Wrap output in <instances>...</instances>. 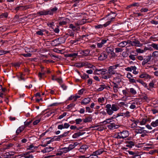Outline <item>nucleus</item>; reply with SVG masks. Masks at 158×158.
Segmentation results:
<instances>
[{
  "mask_svg": "<svg viewBox=\"0 0 158 158\" xmlns=\"http://www.w3.org/2000/svg\"><path fill=\"white\" fill-rule=\"evenodd\" d=\"M119 66V64H117L115 65L110 66L107 70V74L102 76V78L105 79H107L111 77L112 75L115 73L116 71L115 69Z\"/></svg>",
  "mask_w": 158,
  "mask_h": 158,
  "instance_id": "obj_1",
  "label": "nucleus"
},
{
  "mask_svg": "<svg viewBox=\"0 0 158 158\" xmlns=\"http://www.w3.org/2000/svg\"><path fill=\"white\" fill-rule=\"evenodd\" d=\"M106 108L107 114L110 115L112 114L114 111H116L119 109V107L115 104H113L112 105L110 104H107Z\"/></svg>",
  "mask_w": 158,
  "mask_h": 158,
  "instance_id": "obj_2",
  "label": "nucleus"
},
{
  "mask_svg": "<svg viewBox=\"0 0 158 158\" xmlns=\"http://www.w3.org/2000/svg\"><path fill=\"white\" fill-rule=\"evenodd\" d=\"M117 15V14L115 12H113L112 11H111L108 15V18L110 19V20L107 21L105 23L103 24L104 27H106L110 25L112 21V20L115 18Z\"/></svg>",
  "mask_w": 158,
  "mask_h": 158,
  "instance_id": "obj_3",
  "label": "nucleus"
},
{
  "mask_svg": "<svg viewBox=\"0 0 158 158\" xmlns=\"http://www.w3.org/2000/svg\"><path fill=\"white\" fill-rule=\"evenodd\" d=\"M107 70L106 69H96L94 72V73L99 74V73L103 75L102 76L107 74Z\"/></svg>",
  "mask_w": 158,
  "mask_h": 158,
  "instance_id": "obj_4",
  "label": "nucleus"
},
{
  "mask_svg": "<svg viewBox=\"0 0 158 158\" xmlns=\"http://www.w3.org/2000/svg\"><path fill=\"white\" fill-rule=\"evenodd\" d=\"M129 154L132 155L131 157L132 158H141L140 155L138 152H134L132 151H128Z\"/></svg>",
  "mask_w": 158,
  "mask_h": 158,
  "instance_id": "obj_5",
  "label": "nucleus"
},
{
  "mask_svg": "<svg viewBox=\"0 0 158 158\" xmlns=\"http://www.w3.org/2000/svg\"><path fill=\"white\" fill-rule=\"evenodd\" d=\"M70 126V125L69 123H64V125H63V124L59 125L58 126L57 128L59 129L62 130L64 128H68Z\"/></svg>",
  "mask_w": 158,
  "mask_h": 158,
  "instance_id": "obj_6",
  "label": "nucleus"
},
{
  "mask_svg": "<svg viewBox=\"0 0 158 158\" xmlns=\"http://www.w3.org/2000/svg\"><path fill=\"white\" fill-rule=\"evenodd\" d=\"M107 55L105 53V52H103L98 57V60L101 61H102L107 58Z\"/></svg>",
  "mask_w": 158,
  "mask_h": 158,
  "instance_id": "obj_7",
  "label": "nucleus"
},
{
  "mask_svg": "<svg viewBox=\"0 0 158 158\" xmlns=\"http://www.w3.org/2000/svg\"><path fill=\"white\" fill-rule=\"evenodd\" d=\"M152 58L151 55L150 54L149 56H147V57L145 58L143 60L142 63V65L143 66L144 65L148 63V62Z\"/></svg>",
  "mask_w": 158,
  "mask_h": 158,
  "instance_id": "obj_8",
  "label": "nucleus"
},
{
  "mask_svg": "<svg viewBox=\"0 0 158 158\" xmlns=\"http://www.w3.org/2000/svg\"><path fill=\"white\" fill-rule=\"evenodd\" d=\"M91 99L89 98H87L83 99L81 102L82 105H86L88 104L90 101Z\"/></svg>",
  "mask_w": 158,
  "mask_h": 158,
  "instance_id": "obj_9",
  "label": "nucleus"
},
{
  "mask_svg": "<svg viewBox=\"0 0 158 158\" xmlns=\"http://www.w3.org/2000/svg\"><path fill=\"white\" fill-rule=\"evenodd\" d=\"M107 127L109 129L112 130L117 128L118 127V126L115 124L114 123H110Z\"/></svg>",
  "mask_w": 158,
  "mask_h": 158,
  "instance_id": "obj_10",
  "label": "nucleus"
},
{
  "mask_svg": "<svg viewBox=\"0 0 158 158\" xmlns=\"http://www.w3.org/2000/svg\"><path fill=\"white\" fill-rule=\"evenodd\" d=\"M14 154V152H6L3 156L4 157L6 158H11V156H13Z\"/></svg>",
  "mask_w": 158,
  "mask_h": 158,
  "instance_id": "obj_11",
  "label": "nucleus"
},
{
  "mask_svg": "<svg viewBox=\"0 0 158 158\" xmlns=\"http://www.w3.org/2000/svg\"><path fill=\"white\" fill-rule=\"evenodd\" d=\"M90 52V51L89 49H87L85 50H81L80 54L85 56H89Z\"/></svg>",
  "mask_w": 158,
  "mask_h": 158,
  "instance_id": "obj_12",
  "label": "nucleus"
},
{
  "mask_svg": "<svg viewBox=\"0 0 158 158\" xmlns=\"http://www.w3.org/2000/svg\"><path fill=\"white\" fill-rule=\"evenodd\" d=\"M148 132V131L145 130H143L139 128V129H136L135 131V133L136 134H142L143 133L146 134Z\"/></svg>",
  "mask_w": 158,
  "mask_h": 158,
  "instance_id": "obj_13",
  "label": "nucleus"
},
{
  "mask_svg": "<svg viewBox=\"0 0 158 158\" xmlns=\"http://www.w3.org/2000/svg\"><path fill=\"white\" fill-rule=\"evenodd\" d=\"M130 112L127 111L125 113H118L117 114V116H122L124 117H129L130 116Z\"/></svg>",
  "mask_w": 158,
  "mask_h": 158,
  "instance_id": "obj_14",
  "label": "nucleus"
},
{
  "mask_svg": "<svg viewBox=\"0 0 158 158\" xmlns=\"http://www.w3.org/2000/svg\"><path fill=\"white\" fill-rule=\"evenodd\" d=\"M139 77L140 78H144L146 79H150L151 78V77L150 75L144 73L142 74L139 76Z\"/></svg>",
  "mask_w": 158,
  "mask_h": 158,
  "instance_id": "obj_15",
  "label": "nucleus"
},
{
  "mask_svg": "<svg viewBox=\"0 0 158 158\" xmlns=\"http://www.w3.org/2000/svg\"><path fill=\"white\" fill-rule=\"evenodd\" d=\"M37 14L40 15H48V10H43L38 11L37 12Z\"/></svg>",
  "mask_w": 158,
  "mask_h": 158,
  "instance_id": "obj_16",
  "label": "nucleus"
},
{
  "mask_svg": "<svg viewBox=\"0 0 158 158\" xmlns=\"http://www.w3.org/2000/svg\"><path fill=\"white\" fill-rule=\"evenodd\" d=\"M58 10V8L55 6L53 8L49 10H48L49 15H52L53 13L56 12V11Z\"/></svg>",
  "mask_w": 158,
  "mask_h": 158,
  "instance_id": "obj_17",
  "label": "nucleus"
},
{
  "mask_svg": "<svg viewBox=\"0 0 158 158\" xmlns=\"http://www.w3.org/2000/svg\"><path fill=\"white\" fill-rule=\"evenodd\" d=\"M54 148L51 147H47L44 148L43 150H42V152L43 153L48 152L53 150Z\"/></svg>",
  "mask_w": 158,
  "mask_h": 158,
  "instance_id": "obj_18",
  "label": "nucleus"
},
{
  "mask_svg": "<svg viewBox=\"0 0 158 158\" xmlns=\"http://www.w3.org/2000/svg\"><path fill=\"white\" fill-rule=\"evenodd\" d=\"M107 40L106 39H102V40L101 42L97 43V47L98 48H102L103 45L106 43L107 42Z\"/></svg>",
  "mask_w": 158,
  "mask_h": 158,
  "instance_id": "obj_19",
  "label": "nucleus"
},
{
  "mask_svg": "<svg viewBox=\"0 0 158 158\" xmlns=\"http://www.w3.org/2000/svg\"><path fill=\"white\" fill-rule=\"evenodd\" d=\"M131 44L133 46H139L140 44V42L138 40L131 41Z\"/></svg>",
  "mask_w": 158,
  "mask_h": 158,
  "instance_id": "obj_20",
  "label": "nucleus"
},
{
  "mask_svg": "<svg viewBox=\"0 0 158 158\" xmlns=\"http://www.w3.org/2000/svg\"><path fill=\"white\" fill-rule=\"evenodd\" d=\"M85 133V132H77L74 133L73 135V138H76L81 135H82Z\"/></svg>",
  "mask_w": 158,
  "mask_h": 158,
  "instance_id": "obj_21",
  "label": "nucleus"
},
{
  "mask_svg": "<svg viewBox=\"0 0 158 158\" xmlns=\"http://www.w3.org/2000/svg\"><path fill=\"white\" fill-rule=\"evenodd\" d=\"M137 81L138 82H139L141 83L144 87L147 88V89L150 91L151 90V89L150 88H148V86L147 85V84L144 82L143 81H142V80L140 79H139L138 80H137Z\"/></svg>",
  "mask_w": 158,
  "mask_h": 158,
  "instance_id": "obj_22",
  "label": "nucleus"
},
{
  "mask_svg": "<svg viewBox=\"0 0 158 158\" xmlns=\"http://www.w3.org/2000/svg\"><path fill=\"white\" fill-rule=\"evenodd\" d=\"M123 139H124L127 137L129 135V133L128 131H124L122 132Z\"/></svg>",
  "mask_w": 158,
  "mask_h": 158,
  "instance_id": "obj_23",
  "label": "nucleus"
},
{
  "mask_svg": "<svg viewBox=\"0 0 158 158\" xmlns=\"http://www.w3.org/2000/svg\"><path fill=\"white\" fill-rule=\"evenodd\" d=\"M25 128V126H22L19 127L16 130V133L18 135L19 133L22 132Z\"/></svg>",
  "mask_w": 158,
  "mask_h": 158,
  "instance_id": "obj_24",
  "label": "nucleus"
},
{
  "mask_svg": "<svg viewBox=\"0 0 158 158\" xmlns=\"http://www.w3.org/2000/svg\"><path fill=\"white\" fill-rule=\"evenodd\" d=\"M26 6H19L16 7L15 10L16 11H18V10H25L26 9L25 8Z\"/></svg>",
  "mask_w": 158,
  "mask_h": 158,
  "instance_id": "obj_25",
  "label": "nucleus"
},
{
  "mask_svg": "<svg viewBox=\"0 0 158 158\" xmlns=\"http://www.w3.org/2000/svg\"><path fill=\"white\" fill-rule=\"evenodd\" d=\"M114 49L113 47L110 46L109 47H107L106 49V52L108 53L109 54L110 53H111L114 51Z\"/></svg>",
  "mask_w": 158,
  "mask_h": 158,
  "instance_id": "obj_26",
  "label": "nucleus"
},
{
  "mask_svg": "<svg viewBox=\"0 0 158 158\" xmlns=\"http://www.w3.org/2000/svg\"><path fill=\"white\" fill-rule=\"evenodd\" d=\"M92 120V118L91 116H89L86 118L85 119H83V122L84 123H86L87 122H91Z\"/></svg>",
  "mask_w": 158,
  "mask_h": 158,
  "instance_id": "obj_27",
  "label": "nucleus"
},
{
  "mask_svg": "<svg viewBox=\"0 0 158 158\" xmlns=\"http://www.w3.org/2000/svg\"><path fill=\"white\" fill-rule=\"evenodd\" d=\"M127 44V43L126 41H123L119 43L118 44V46L120 47L123 48Z\"/></svg>",
  "mask_w": 158,
  "mask_h": 158,
  "instance_id": "obj_28",
  "label": "nucleus"
},
{
  "mask_svg": "<svg viewBox=\"0 0 158 158\" xmlns=\"http://www.w3.org/2000/svg\"><path fill=\"white\" fill-rule=\"evenodd\" d=\"M100 87L98 88L97 90L98 91H101L103 90L104 89L106 88L107 86L105 85H100Z\"/></svg>",
  "mask_w": 158,
  "mask_h": 158,
  "instance_id": "obj_29",
  "label": "nucleus"
},
{
  "mask_svg": "<svg viewBox=\"0 0 158 158\" xmlns=\"http://www.w3.org/2000/svg\"><path fill=\"white\" fill-rule=\"evenodd\" d=\"M135 145V143L132 141H130L129 142V144L126 145V146L131 148L132 146Z\"/></svg>",
  "mask_w": 158,
  "mask_h": 158,
  "instance_id": "obj_30",
  "label": "nucleus"
},
{
  "mask_svg": "<svg viewBox=\"0 0 158 158\" xmlns=\"http://www.w3.org/2000/svg\"><path fill=\"white\" fill-rule=\"evenodd\" d=\"M151 125L154 127L158 126V119L156 120L155 121L152 122L151 124Z\"/></svg>",
  "mask_w": 158,
  "mask_h": 158,
  "instance_id": "obj_31",
  "label": "nucleus"
},
{
  "mask_svg": "<svg viewBox=\"0 0 158 158\" xmlns=\"http://www.w3.org/2000/svg\"><path fill=\"white\" fill-rule=\"evenodd\" d=\"M60 150L61 151V152L62 153H66L67 152L69 151L68 148L67 147H64L63 148H62L60 149Z\"/></svg>",
  "mask_w": 158,
  "mask_h": 158,
  "instance_id": "obj_32",
  "label": "nucleus"
},
{
  "mask_svg": "<svg viewBox=\"0 0 158 158\" xmlns=\"http://www.w3.org/2000/svg\"><path fill=\"white\" fill-rule=\"evenodd\" d=\"M8 13L7 12H5L4 13H2L0 15V18H6L8 17Z\"/></svg>",
  "mask_w": 158,
  "mask_h": 158,
  "instance_id": "obj_33",
  "label": "nucleus"
},
{
  "mask_svg": "<svg viewBox=\"0 0 158 158\" xmlns=\"http://www.w3.org/2000/svg\"><path fill=\"white\" fill-rule=\"evenodd\" d=\"M77 56V53H72L67 55V56L68 57H72L75 58Z\"/></svg>",
  "mask_w": 158,
  "mask_h": 158,
  "instance_id": "obj_34",
  "label": "nucleus"
},
{
  "mask_svg": "<svg viewBox=\"0 0 158 158\" xmlns=\"http://www.w3.org/2000/svg\"><path fill=\"white\" fill-rule=\"evenodd\" d=\"M65 21H61L59 23V25L60 26L66 25L67 24V21L68 20H69V19L67 18H66L65 19Z\"/></svg>",
  "mask_w": 158,
  "mask_h": 158,
  "instance_id": "obj_35",
  "label": "nucleus"
},
{
  "mask_svg": "<svg viewBox=\"0 0 158 158\" xmlns=\"http://www.w3.org/2000/svg\"><path fill=\"white\" fill-rule=\"evenodd\" d=\"M139 99L137 98L135 99L132 103L135 105L136 104L137 106L139 105L140 103L139 102Z\"/></svg>",
  "mask_w": 158,
  "mask_h": 158,
  "instance_id": "obj_36",
  "label": "nucleus"
},
{
  "mask_svg": "<svg viewBox=\"0 0 158 158\" xmlns=\"http://www.w3.org/2000/svg\"><path fill=\"white\" fill-rule=\"evenodd\" d=\"M148 120L147 119L143 118V119L142 121L139 122V123L140 125H145L146 122L148 121Z\"/></svg>",
  "mask_w": 158,
  "mask_h": 158,
  "instance_id": "obj_37",
  "label": "nucleus"
},
{
  "mask_svg": "<svg viewBox=\"0 0 158 158\" xmlns=\"http://www.w3.org/2000/svg\"><path fill=\"white\" fill-rule=\"evenodd\" d=\"M76 146L75 143H74L73 144H70L69 146L67 147L69 151H70L72 149H73Z\"/></svg>",
  "mask_w": 158,
  "mask_h": 158,
  "instance_id": "obj_38",
  "label": "nucleus"
},
{
  "mask_svg": "<svg viewBox=\"0 0 158 158\" xmlns=\"http://www.w3.org/2000/svg\"><path fill=\"white\" fill-rule=\"evenodd\" d=\"M43 31V29H40L39 30L36 32V34L38 35L42 36L44 35Z\"/></svg>",
  "mask_w": 158,
  "mask_h": 158,
  "instance_id": "obj_39",
  "label": "nucleus"
},
{
  "mask_svg": "<svg viewBox=\"0 0 158 158\" xmlns=\"http://www.w3.org/2000/svg\"><path fill=\"white\" fill-rule=\"evenodd\" d=\"M10 52V51H4L3 50H0V56L5 54L6 53H9Z\"/></svg>",
  "mask_w": 158,
  "mask_h": 158,
  "instance_id": "obj_40",
  "label": "nucleus"
},
{
  "mask_svg": "<svg viewBox=\"0 0 158 158\" xmlns=\"http://www.w3.org/2000/svg\"><path fill=\"white\" fill-rule=\"evenodd\" d=\"M96 155H99L101 154H102L103 152H104V151L102 149H99L98 150H97L96 151Z\"/></svg>",
  "mask_w": 158,
  "mask_h": 158,
  "instance_id": "obj_41",
  "label": "nucleus"
},
{
  "mask_svg": "<svg viewBox=\"0 0 158 158\" xmlns=\"http://www.w3.org/2000/svg\"><path fill=\"white\" fill-rule=\"evenodd\" d=\"M14 145L12 143H10L8 144H7L6 145L4 148V149H6L10 148L11 147H13Z\"/></svg>",
  "mask_w": 158,
  "mask_h": 158,
  "instance_id": "obj_42",
  "label": "nucleus"
},
{
  "mask_svg": "<svg viewBox=\"0 0 158 158\" xmlns=\"http://www.w3.org/2000/svg\"><path fill=\"white\" fill-rule=\"evenodd\" d=\"M32 120L30 121H29L27 120L26 121L24 122V126H25V128L27 126H28L30 123H32Z\"/></svg>",
  "mask_w": 158,
  "mask_h": 158,
  "instance_id": "obj_43",
  "label": "nucleus"
},
{
  "mask_svg": "<svg viewBox=\"0 0 158 158\" xmlns=\"http://www.w3.org/2000/svg\"><path fill=\"white\" fill-rule=\"evenodd\" d=\"M69 27L72 29L74 31L77 30L76 27L74 26L73 24H70Z\"/></svg>",
  "mask_w": 158,
  "mask_h": 158,
  "instance_id": "obj_44",
  "label": "nucleus"
},
{
  "mask_svg": "<svg viewBox=\"0 0 158 158\" xmlns=\"http://www.w3.org/2000/svg\"><path fill=\"white\" fill-rule=\"evenodd\" d=\"M151 46L153 47L155 49L158 50V46L157 44L152 43L151 45Z\"/></svg>",
  "mask_w": 158,
  "mask_h": 158,
  "instance_id": "obj_45",
  "label": "nucleus"
},
{
  "mask_svg": "<svg viewBox=\"0 0 158 158\" xmlns=\"http://www.w3.org/2000/svg\"><path fill=\"white\" fill-rule=\"evenodd\" d=\"M130 92L133 95H135L136 94V91L133 88H131L129 89Z\"/></svg>",
  "mask_w": 158,
  "mask_h": 158,
  "instance_id": "obj_46",
  "label": "nucleus"
},
{
  "mask_svg": "<svg viewBox=\"0 0 158 158\" xmlns=\"http://www.w3.org/2000/svg\"><path fill=\"white\" fill-rule=\"evenodd\" d=\"M152 57H157L158 56V51H155L153 52L152 54V55H151Z\"/></svg>",
  "mask_w": 158,
  "mask_h": 158,
  "instance_id": "obj_47",
  "label": "nucleus"
},
{
  "mask_svg": "<svg viewBox=\"0 0 158 158\" xmlns=\"http://www.w3.org/2000/svg\"><path fill=\"white\" fill-rule=\"evenodd\" d=\"M67 34L70 36H74V31L69 30Z\"/></svg>",
  "mask_w": 158,
  "mask_h": 158,
  "instance_id": "obj_48",
  "label": "nucleus"
},
{
  "mask_svg": "<svg viewBox=\"0 0 158 158\" xmlns=\"http://www.w3.org/2000/svg\"><path fill=\"white\" fill-rule=\"evenodd\" d=\"M132 69H133V73L134 74H137L138 73V72L136 71V70L137 69V68L135 66H134L133 67H132Z\"/></svg>",
  "mask_w": 158,
  "mask_h": 158,
  "instance_id": "obj_49",
  "label": "nucleus"
},
{
  "mask_svg": "<svg viewBox=\"0 0 158 158\" xmlns=\"http://www.w3.org/2000/svg\"><path fill=\"white\" fill-rule=\"evenodd\" d=\"M127 78L129 79V80L133 78H135V77H133V75H132L130 73H128L127 74Z\"/></svg>",
  "mask_w": 158,
  "mask_h": 158,
  "instance_id": "obj_50",
  "label": "nucleus"
},
{
  "mask_svg": "<svg viewBox=\"0 0 158 158\" xmlns=\"http://www.w3.org/2000/svg\"><path fill=\"white\" fill-rule=\"evenodd\" d=\"M82 119L81 118H77L75 120L76 123V124H80L82 121Z\"/></svg>",
  "mask_w": 158,
  "mask_h": 158,
  "instance_id": "obj_51",
  "label": "nucleus"
},
{
  "mask_svg": "<svg viewBox=\"0 0 158 158\" xmlns=\"http://www.w3.org/2000/svg\"><path fill=\"white\" fill-rule=\"evenodd\" d=\"M75 106V104L73 103H70V104L67 106L66 108L69 109L70 108H72V107H74Z\"/></svg>",
  "mask_w": 158,
  "mask_h": 158,
  "instance_id": "obj_52",
  "label": "nucleus"
},
{
  "mask_svg": "<svg viewBox=\"0 0 158 158\" xmlns=\"http://www.w3.org/2000/svg\"><path fill=\"white\" fill-rule=\"evenodd\" d=\"M81 78L83 79H85L89 78V76L88 75L84 74L82 76H81Z\"/></svg>",
  "mask_w": 158,
  "mask_h": 158,
  "instance_id": "obj_53",
  "label": "nucleus"
},
{
  "mask_svg": "<svg viewBox=\"0 0 158 158\" xmlns=\"http://www.w3.org/2000/svg\"><path fill=\"white\" fill-rule=\"evenodd\" d=\"M22 55L25 57H30L31 56V54L30 53H27V54H22Z\"/></svg>",
  "mask_w": 158,
  "mask_h": 158,
  "instance_id": "obj_54",
  "label": "nucleus"
},
{
  "mask_svg": "<svg viewBox=\"0 0 158 158\" xmlns=\"http://www.w3.org/2000/svg\"><path fill=\"white\" fill-rule=\"evenodd\" d=\"M105 101V98L104 97H102V98H99L98 99V102H99L103 103Z\"/></svg>",
  "mask_w": 158,
  "mask_h": 158,
  "instance_id": "obj_55",
  "label": "nucleus"
},
{
  "mask_svg": "<svg viewBox=\"0 0 158 158\" xmlns=\"http://www.w3.org/2000/svg\"><path fill=\"white\" fill-rule=\"evenodd\" d=\"M104 27L103 25L99 24L98 25H95L94 27L96 29H99L102 28Z\"/></svg>",
  "mask_w": 158,
  "mask_h": 158,
  "instance_id": "obj_56",
  "label": "nucleus"
},
{
  "mask_svg": "<svg viewBox=\"0 0 158 158\" xmlns=\"http://www.w3.org/2000/svg\"><path fill=\"white\" fill-rule=\"evenodd\" d=\"M67 113L66 112H64L62 114L60 115L59 116L58 118L59 119H61L63 118L66 115Z\"/></svg>",
  "mask_w": 158,
  "mask_h": 158,
  "instance_id": "obj_57",
  "label": "nucleus"
},
{
  "mask_svg": "<svg viewBox=\"0 0 158 158\" xmlns=\"http://www.w3.org/2000/svg\"><path fill=\"white\" fill-rule=\"evenodd\" d=\"M83 22H82V20L78 21L75 24L77 26H79L80 25H82L83 24Z\"/></svg>",
  "mask_w": 158,
  "mask_h": 158,
  "instance_id": "obj_58",
  "label": "nucleus"
},
{
  "mask_svg": "<svg viewBox=\"0 0 158 158\" xmlns=\"http://www.w3.org/2000/svg\"><path fill=\"white\" fill-rule=\"evenodd\" d=\"M34 146L33 144H31L30 146H28L27 148V150H33Z\"/></svg>",
  "mask_w": 158,
  "mask_h": 158,
  "instance_id": "obj_59",
  "label": "nucleus"
},
{
  "mask_svg": "<svg viewBox=\"0 0 158 158\" xmlns=\"http://www.w3.org/2000/svg\"><path fill=\"white\" fill-rule=\"evenodd\" d=\"M154 84L153 82H150L149 84V87L148 88L150 89L151 88H153L154 87Z\"/></svg>",
  "mask_w": 158,
  "mask_h": 158,
  "instance_id": "obj_60",
  "label": "nucleus"
},
{
  "mask_svg": "<svg viewBox=\"0 0 158 158\" xmlns=\"http://www.w3.org/2000/svg\"><path fill=\"white\" fill-rule=\"evenodd\" d=\"M40 121V119L36 120L33 122V124L34 125H36Z\"/></svg>",
  "mask_w": 158,
  "mask_h": 158,
  "instance_id": "obj_61",
  "label": "nucleus"
},
{
  "mask_svg": "<svg viewBox=\"0 0 158 158\" xmlns=\"http://www.w3.org/2000/svg\"><path fill=\"white\" fill-rule=\"evenodd\" d=\"M148 10L147 8H143L140 10V11L141 12H146L148 11Z\"/></svg>",
  "mask_w": 158,
  "mask_h": 158,
  "instance_id": "obj_62",
  "label": "nucleus"
},
{
  "mask_svg": "<svg viewBox=\"0 0 158 158\" xmlns=\"http://www.w3.org/2000/svg\"><path fill=\"white\" fill-rule=\"evenodd\" d=\"M129 57L130 59L132 60H135V56L131 54L129 56Z\"/></svg>",
  "mask_w": 158,
  "mask_h": 158,
  "instance_id": "obj_63",
  "label": "nucleus"
},
{
  "mask_svg": "<svg viewBox=\"0 0 158 158\" xmlns=\"http://www.w3.org/2000/svg\"><path fill=\"white\" fill-rule=\"evenodd\" d=\"M104 129V127L103 126L98 127L97 129V130L99 131H102Z\"/></svg>",
  "mask_w": 158,
  "mask_h": 158,
  "instance_id": "obj_64",
  "label": "nucleus"
}]
</instances>
